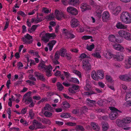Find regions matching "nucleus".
Wrapping results in <instances>:
<instances>
[{
  "mask_svg": "<svg viewBox=\"0 0 131 131\" xmlns=\"http://www.w3.org/2000/svg\"><path fill=\"white\" fill-rule=\"evenodd\" d=\"M124 123V126H125L126 124L130 123L131 122V118L130 117H126L123 118Z\"/></svg>",
  "mask_w": 131,
  "mask_h": 131,
  "instance_id": "473e14b6",
  "label": "nucleus"
},
{
  "mask_svg": "<svg viewBox=\"0 0 131 131\" xmlns=\"http://www.w3.org/2000/svg\"><path fill=\"white\" fill-rule=\"evenodd\" d=\"M113 58L116 59L118 61H122L124 58V56L123 53L118 52L116 54H113Z\"/></svg>",
  "mask_w": 131,
  "mask_h": 131,
  "instance_id": "0eeeda50",
  "label": "nucleus"
},
{
  "mask_svg": "<svg viewBox=\"0 0 131 131\" xmlns=\"http://www.w3.org/2000/svg\"><path fill=\"white\" fill-rule=\"evenodd\" d=\"M81 110L82 113H84L85 112H87L88 109L86 106H84L82 107Z\"/></svg>",
  "mask_w": 131,
  "mask_h": 131,
  "instance_id": "69168bd1",
  "label": "nucleus"
},
{
  "mask_svg": "<svg viewBox=\"0 0 131 131\" xmlns=\"http://www.w3.org/2000/svg\"><path fill=\"white\" fill-rule=\"evenodd\" d=\"M86 104L87 106L90 107H93L95 106L96 104V101H95L92 100L90 99H86Z\"/></svg>",
  "mask_w": 131,
  "mask_h": 131,
  "instance_id": "4468645a",
  "label": "nucleus"
},
{
  "mask_svg": "<svg viewBox=\"0 0 131 131\" xmlns=\"http://www.w3.org/2000/svg\"><path fill=\"white\" fill-rule=\"evenodd\" d=\"M91 77L93 79L96 81H98L99 80L97 71L96 72L95 70L92 71L91 73Z\"/></svg>",
  "mask_w": 131,
  "mask_h": 131,
  "instance_id": "6ab92c4d",
  "label": "nucleus"
},
{
  "mask_svg": "<svg viewBox=\"0 0 131 131\" xmlns=\"http://www.w3.org/2000/svg\"><path fill=\"white\" fill-rule=\"evenodd\" d=\"M113 47L114 49L117 50L121 51H124V49L123 46L120 45L119 44L115 43L113 45Z\"/></svg>",
  "mask_w": 131,
  "mask_h": 131,
  "instance_id": "2eb2a0df",
  "label": "nucleus"
},
{
  "mask_svg": "<svg viewBox=\"0 0 131 131\" xmlns=\"http://www.w3.org/2000/svg\"><path fill=\"white\" fill-rule=\"evenodd\" d=\"M44 110H47L51 112H52L53 111V108L51 107L50 105L48 104L46 105L44 107Z\"/></svg>",
  "mask_w": 131,
  "mask_h": 131,
  "instance_id": "e433bc0d",
  "label": "nucleus"
},
{
  "mask_svg": "<svg viewBox=\"0 0 131 131\" xmlns=\"http://www.w3.org/2000/svg\"><path fill=\"white\" fill-rule=\"evenodd\" d=\"M125 39L127 40H131V33L127 31Z\"/></svg>",
  "mask_w": 131,
  "mask_h": 131,
  "instance_id": "a18cd8bd",
  "label": "nucleus"
},
{
  "mask_svg": "<svg viewBox=\"0 0 131 131\" xmlns=\"http://www.w3.org/2000/svg\"><path fill=\"white\" fill-rule=\"evenodd\" d=\"M106 79L110 83H112V78L111 76L109 75H106L105 76Z\"/></svg>",
  "mask_w": 131,
  "mask_h": 131,
  "instance_id": "4d7b16f0",
  "label": "nucleus"
},
{
  "mask_svg": "<svg viewBox=\"0 0 131 131\" xmlns=\"http://www.w3.org/2000/svg\"><path fill=\"white\" fill-rule=\"evenodd\" d=\"M44 115L46 117H50L52 115V114L50 112L46 111L44 112Z\"/></svg>",
  "mask_w": 131,
  "mask_h": 131,
  "instance_id": "09e8293b",
  "label": "nucleus"
},
{
  "mask_svg": "<svg viewBox=\"0 0 131 131\" xmlns=\"http://www.w3.org/2000/svg\"><path fill=\"white\" fill-rule=\"evenodd\" d=\"M57 42L56 40H51L49 43L48 45L49 47V50L50 51L52 50L53 46L55 45Z\"/></svg>",
  "mask_w": 131,
  "mask_h": 131,
  "instance_id": "4be33fe9",
  "label": "nucleus"
},
{
  "mask_svg": "<svg viewBox=\"0 0 131 131\" xmlns=\"http://www.w3.org/2000/svg\"><path fill=\"white\" fill-rule=\"evenodd\" d=\"M97 74L99 79H102L104 77V73L103 71L101 70H98Z\"/></svg>",
  "mask_w": 131,
  "mask_h": 131,
  "instance_id": "a878e982",
  "label": "nucleus"
},
{
  "mask_svg": "<svg viewBox=\"0 0 131 131\" xmlns=\"http://www.w3.org/2000/svg\"><path fill=\"white\" fill-rule=\"evenodd\" d=\"M73 72L75 74H77V75L78 76L79 78H81L82 77V75L81 72L79 71L74 70L73 71Z\"/></svg>",
  "mask_w": 131,
  "mask_h": 131,
  "instance_id": "864d4df0",
  "label": "nucleus"
},
{
  "mask_svg": "<svg viewBox=\"0 0 131 131\" xmlns=\"http://www.w3.org/2000/svg\"><path fill=\"white\" fill-rule=\"evenodd\" d=\"M31 93L32 92H31L29 91L25 94L24 96V97H26V96H27L25 100V102L26 103V104H29L32 100V98L30 96H27L28 95H30Z\"/></svg>",
  "mask_w": 131,
  "mask_h": 131,
  "instance_id": "6e6552de",
  "label": "nucleus"
},
{
  "mask_svg": "<svg viewBox=\"0 0 131 131\" xmlns=\"http://www.w3.org/2000/svg\"><path fill=\"white\" fill-rule=\"evenodd\" d=\"M92 56L95 58H101V56L100 54L98 52H96L95 53H92Z\"/></svg>",
  "mask_w": 131,
  "mask_h": 131,
  "instance_id": "de8ad7c7",
  "label": "nucleus"
},
{
  "mask_svg": "<svg viewBox=\"0 0 131 131\" xmlns=\"http://www.w3.org/2000/svg\"><path fill=\"white\" fill-rule=\"evenodd\" d=\"M92 127L94 130H98L100 129V127L97 123L92 122L91 123Z\"/></svg>",
  "mask_w": 131,
  "mask_h": 131,
  "instance_id": "c85d7f7f",
  "label": "nucleus"
},
{
  "mask_svg": "<svg viewBox=\"0 0 131 131\" xmlns=\"http://www.w3.org/2000/svg\"><path fill=\"white\" fill-rule=\"evenodd\" d=\"M91 87L89 81V80H87L86 82V84L84 87V89L87 91H89Z\"/></svg>",
  "mask_w": 131,
  "mask_h": 131,
  "instance_id": "a19ab883",
  "label": "nucleus"
},
{
  "mask_svg": "<svg viewBox=\"0 0 131 131\" xmlns=\"http://www.w3.org/2000/svg\"><path fill=\"white\" fill-rule=\"evenodd\" d=\"M90 58H89L86 59H84L82 62V65L83 68L86 71H89L91 70V65L90 63Z\"/></svg>",
  "mask_w": 131,
  "mask_h": 131,
  "instance_id": "f03ea898",
  "label": "nucleus"
},
{
  "mask_svg": "<svg viewBox=\"0 0 131 131\" xmlns=\"http://www.w3.org/2000/svg\"><path fill=\"white\" fill-rule=\"evenodd\" d=\"M64 75L66 77V78L68 80L69 79V77L70 76V74L68 72H66L65 71H63Z\"/></svg>",
  "mask_w": 131,
  "mask_h": 131,
  "instance_id": "0e129e2a",
  "label": "nucleus"
},
{
  "mask_svg": "<svg viewBox=\"0 0 131 131\" xmlns=\"http://www.w3.org/2000/svg\"><path fill=\"white\" fill-rule=\"evenodd\" d=\"M79 57L82 59H84L85 58H89V57L88 56H87L86 54L85 53H82L80 55Z\"/></svg>",
  "mask_w": 131,
  "mask_h": 131,
  "instance_id": "052dcab7",
  "label": "nucleus"
},
{
  "mask_svg": "<svg viewBox=\"0 0 131 131\" xmlns=\"http://www.w3.org/2000/svg\"><path fill=\"white\" fill-rule=\"evenodd\" d=\"M46 35L48 37L49 40V39H54L56 37V35L54 33H47Z\"/></svg>",
  "mask_w": 131,
  "mask_h": 131,
  "instance_id": "c9c22d12",
  "label": "nucleus"
},
{
  "mask_svg": "<svg viewBox=\"0 0 131 131\" xmlns=\"http://www.w3.org/2000/svg\"><path fill=\"white\" fill-rule=\"evenodd\" d=\"M102 129L104 131L107 130L109 128L108 124L107 122H102Z\"/></svg>",
  "mask_w": 131,
  "mask_h": 131,
  "instance_id": "7c9ffc66",
  "label": "nucleus"
},
{
  "mask_svg": "<svg viewBox=\"0 0 131 131\" xmlns=\"http://www.w3.org/2000/svg\"><path fill=\"white\" fill-rule=\"evenodd\" d=\"M70 114L68 113L62 114L60 115V117L63 118H68L70 117Z\"/></svg>",
  "mask_w": 131,
  "mask_h": 131,
  "instance_id": "37998d69",
  "label": "nucleus"
},
{
  "mask_svg": "<svg viewBox=\"0 0 131 131\" xmlns=\"http://www.w3.org/2000/svg\"><path fill=\"white\" fill-rule=\"evenodd\" d=\"M34 123H36V126L38 128L43 129L45 127V126L43 125L41 123L38 122V121L35 120L34 121Z\"/></svg>",
  "mask_w": 131,
  "mask_h": 131,
  "instance_id": "bb28decb",
  "label": "nucleus"
},
{
  "mask_svg": "<svg viewBox=\"0 0 131 131\" xmlns=\"http://www.w3.org/2000/svg\"><path fill=\"white\" fill-rule=\"evenodd\" d=\"M29 115L30 116L31 118H32L34 116V114L33 113V111L32 110H30L29 112Z\"/></svg>",
  "mask_w": 131,
  "mask_h": 131,
  "instance_id": "774afa93",
  "label": "nucleus"
},
{
  "mask_svg": "<svg viewBox=\"0 0 131 131\" xmlns=\"http://www.w3.org/2000/svg\"><path fill=\"white\" fill-rule=\"evenodd\" d=\"M95 45L93 43H92L91 45L87 46L86 47V49L89 51H91L94 49Z\"/></svg>",
  "mask_w": 131,
  "mask_h": 131,
  "instance_id": "603ef678",
  "label": "nucleus"
},
{
  "mask_svg": "<svg viewBox=\"0 0 131 131\" xmlns=\"http://www.w3.org/2000/svg\"><path fill=\"white\" fill-rule=\"evenodd\" d=\"M116 27L118 29H126L127 28V26L123 24L121 22H118L116 24Z\"/></svg>",
  "mask_w": 131,
  "mask_h": 131,
  "instance_id": "a211bd4d",
  "label": "nucleus"
},
{
  "mask_svg": "<svg viewBox=\"0 0 131 131\" xmlns=\"http://www.w3.org/2000/svg\"><path fill=\"white\" fill-rule=\"evenodd\" d=\"M92 36L90 35H84L82 37V40H87V39L92 38Z\"/></svg>",
  "mask_w": 131,
  "mask_h": 131,
  "instance_id": "6e6d98bb",
  "label": "nucleus"
},
{
  "mask_svg": "<svg viewBox=\"0 0 131 131\" xmlns=\"http://www.w3.org/2000/svg\"><path fill=\"white\" fill-rule=\"evenodd\" d=\"M38 67H40L41 69L46 70L47 68L48 67V66H46L45 65L44 62H41L39 64Z\"/></svg>",
  "mask_w": 131,
  "mask_h": 131,
  "instance_id": "79ce46f5",
  "label": "nucleus"
},
{
  "mask_svg": "<svg viewBox=\"0 0 131 131\" xmlns=\"http://www.w3.org/2000/svg\"><path fill=\"white\" fill-rule=\"evenodd\" d=\"M80 8L81 11L82 12L85 11L86 10L90 9L91 8L90 6L87 5L85 3H83L81 4Z\"/></svg>",
  "mask_w": 131,
  "mask_h": 131,
  "instance_id": "ddd939ff",
  "label": "nucleus"
},
{
  "mask_svg": "<svg viewBox=\"0 0 131 131\" xmlns=\"http://www.w3.org/2000/svg\"><path fill=\"white\" fill-rule=\"evenodd\" d=\"M43 19L42 17H37L36 18L34 17L32 19L31 22H29V19H27V26L29 27H30L31 25V23H33L34 22L35 24L38 23V22H41L43 20Z\"/></svg>",
  "mask_w": 131,
  "mask_h": 131,
  "instance_id": "20e7f679",
  "label": "nucleus"
},
{
  "mask_svg": "<svg viewBox=\"0 0 131 131\" xmlns=\"http://www.w3.org/2000/svg\"><path fill=\"white\" fill-rule=\"evenodd\" d=\"M52 67L51 65H49L48 66V67L45 70L46 75L48 77H49L52 75L51 72L52 71Z\"/></svg>",
  "mask_w": 131,
  "mask_h": 131,
  "instance_id": "9b49d317",
  "label": "nucleus"
},
{
  "mask_svg": "<svg viewBox=\"0 0 131 131\" xmlns=\"http://www.w3.org/2000/svg\"><path fill=\"white\" fill-rule=\"evenodd\" d=\"M21 40L24 44H31L33 41L32 36L28 34L25 35L21 38Z\"/></svg>",
  "mask_w": 131,
  "mask_h": 131,
  "instance_id": "7ed1b4c3",
  "label": "nucleus"
},
{
  "mask_svg": "<svg viewBox=\"0 0 131 131\" xmlns=\"http://www.w3.org/2000/svg\"><path fill=\"white\" fill-rule=\"evenodd\" d=\"M102 20L103 22H107L110 19V17H102Z\"/></svg>",
  "mask_w": 131,
  "mask_h": 131,
  "instance_id": "bf43d9fd",
  "label": "nucleus"
},
{
  "mask_svg": "<svg viewBox=\"0 0 131 131\" xmlns=\"http://www.w3.org/2000/svg\"><path fill=\"white\" fill-rule=\"evenodd\" d=\"M67 12L73 15H77L78 13V11L76 8L72 6H69L67 8Z\"/></svg>",
  "mask_w": 131,
  "mask_h": 131,
  "instance_id": "39448f33",
  "label": "nucleus"
},
{
  "mask_svg": "<svg viewBox=\"0 0 131 131\" xmlns=\"http://www.w3.org/2000/svg\"><path fill=\"white\" fill-rule=\"evenodd\" d=\"M75 37V35L72 34V33L71 32H69V35L67 37V38L71 39L74 38Z\"/></svg>",
  "mask_w": 131,
  "mask_h": 131,
  "instance_id": "680f3d73",
  "label": "nucleus"
},
{
  "mask_svg": "<svg viewBox=\"0 0 131 131\" xmlns=\"http://www.w3.org/2000/svg\"><path fill=\"white\" fill-rule=\"evenodd\" d=\"M69 3L73 6H76L79 4L80 2L79 0H69Z\"/></svg>",
  "mask_w": 131,
  "mask_h": 131,
  "instance_id": "aec40b11",
  "label": "nucleus"
},
{
  "mask_svg": "<svg viewBox=\"0 0 131 131\" xmlns=\"http://www.w3.org/2000/svg\"><path fill=\"white\" fill-rule=\"evenodd\" d=\"M115 5L114 3L111 2L109 3L108 4V7L111 10V11L112 12V11H113L114 8L115 7Z\"/></svg>",
  "mask_w": 131,
  "mask_h": 131,
  "instance_id": "c03bdc74",
  "label": "nucleus"
},
{
  "mask_svg": "<svg viewBox=\"0 0 131 131\" xmlns=\"http://www.w3.org/2000/svg\"><path fill=\"white\" fill-rule=\"evenodd\" d=\"M127 32V31L124 30H122L119 31L118 32V34L120 37L125 39Z\"/></svg>",
  "mask_w": 131,
  "mask_h": 131,
  "instance_id": "393cba45",
  "label": "nucleus"
},
{
  "mask_svg": "<svg viewBox=\"0 0 131 131\" xmlns=\"http://www.w3.org/2000/svg\"><path fill=\"white\" fill-rule=\"evenodd\" d=\"M129 16H131V15H130L129 13L125 11L123 12L121 15V16L122 17Z\"/></svg>",
  "mask_w": 131,
  "mask_h": 131,
  "instance_id": "3c124183",
  "label": "nucleus"
},
{
  "mask_svg": "<svg viewBox=\"0 0 131 131\" xmlns=\"http://www.w3.org/2000/svg\"><path fill=\"white\" fill-rule=\"evenodd\" d=\"M125 63V67L126 68L128 69L130 68L131 65V56L129 57L127 60H126Z\"/></svg>",
  "mask_w": 131,
  "mask_h": 131,
  "instance_id": "5701e85b",
  "label": "nucleus"
},
{
  "mask_svg": "<svg viewBox=\"0 0 131 131\" xmlns=\"http://www.w3.org/2000/svg\"><path fill=\"white\" fill-rule=\"evenodd\" d=\"M121 7H120L118 6L116 7L115 6L112 13L115 15H116L121 11Z\"/></svg>",
  "mask_w": 131,
  "mask_h": 131,
  "instance_id": "f3484780",
  "label": "nucleus"
},
{
  "mask_svg": "<svg viewBox=\"0 0 131 131\" xmlns=\"http://www.w3.org/2000/svg\"><path fill=\"white\" fill-rule=\"evenodd\" d=\"M104 56L107 59H110L112 57L113 58V54L109 51H106L104 53Z\"/></svg>",
  "mask_w": 131,
  "mask_h": 131,
  "instance_id": "412c9836",
  "label": "nucleus"
},
{
  "mask_svg": "<svg viewBox=\"0 0 131 131\" xmlns=\"http://www.w3.org/2000/svg\"><path fill=\"white\" fill-rule=\"evenodd\" d=\"M110 110L112 111L109 115L110 119L114 120L118 117L119 114L122 113V112L115 107L110 106L109 107Z\"/></svg>",
  "mask_w": 131,
  "mask_h": 131,
  "instance_id": "f257e3e1",
  "label": "nucleus"
},
{
  "mask_svg": "<svg viewBox=\"0 0 131 131\" xmlns=\"http://www.w3.org/2000/svg\"><path fill=\"white\" fill-rule=\"evenodd\" d=\"M76 128L78 130H81L82 131H84L85 129L82 126L80 125H78L76 126Z\"/></svg>",
  "mask_w": 131,
  "mask_h": 131,
  "instance_id": "13d9d810",
  "label": "nucleus"
},
{
  "mask_svg": "<svg viewBox=\"0 0 131 131\" xmlns=\"http://www.w3.org/2000/svg\"><path fill=\"white\" fill-rule=\"evenodd\" d=\"M67 51L66 49L63 48H61L59 51L61 57H64L66 54H67Z\"/></svg>",
  "mask_w": 131,
  "mask_h": 131,
  "instance_id": "b1692460",
  "label": "nucleus"
},
{
  "mask_svg": "<svg viewBox=\"0 0 131 131\" xmlns=\"http://www.w3.org/2000/svg\"><path fill=\"white\" fill-rule=\"evenodd\" d=\"M120 79L124 81L129 82L131 81V76L129 74L121 75L119 76Z\"/></svg>",
  "mask_w": 131,
  "mask_h": 131,
  "instance_id": "423d86ee",
  "label": "nucleus"
},
{
  "mask_svg": "<svg viewBox=\"0 0 131 131\" xmlns=\"http://www.w3.org/2000/svg\"><path fill=\"white\" fill-rule=\"evenodd\" d=\"M116 124L119 127H124V124L123 119H117L116 120Z\"/></svg>",
  "mask_w": 131,
  "mask_h": 131,
  "instance_id": "cd10ccee",
  "label": "nucleus"
},
{
  "mask_svg": "<svg viewBox=\"0 0 131 131\" xmlns=\"http://www.w3.org/2000/svg\"><path fill=\"white\" fill-rule=\"evenodd\" d=\"M76 124L75 123H73L71 122H68L66 123V125L67 126H74L76 125Z\"/></svg>",
  "mask_w": 131,
  "mask_h": 131,
  "instance_id": "e2e57ef3",
  "label": "nucleus"
},
{
  "mask_svg": "<svg viewBox=\"0 0 131 131\" xmlns=\"http://www.w3.org/2000/svg\"><path fill=\"white\" fill-rule=\"evenodd\" d=\"M47 33H46L44 36H42L41 37V40L43 42L46 43L49 41V39L48 37L46 35Z\"/></svg>",
  "mask_w": 131,
  "mask_h": 131,
  "instance_id": "ea45409f",
  "label": "nucleus"
},
{
  "mask_svg": "<svg viewBox=\"0 0 131 131\" xmlns=\"http://www.w3.org/2000/svg\"><path fill=\"white\" fill-rule=\"evenodd\" d=\"M80 25V22L77 19L73 18L70 21V25L72 28L76 27Z\"/></svg>",
  "mask_w": 131,
  "mask_h": 131,
  "instance_id": "9d476101",
  "label": "nucleus"
},
{
  "mask_svg": "<svg viewBox=\"0 0 131 131\" xmlns=\"http://www.w3.org/2000/svg\"><path fill=\"white\" fill-rule=\"evenodd\" d=\"M62 104L64 107L66 108H69L70 107V104L67 101H63L62 102Z\"/></svg>",
  "mask_w": 131,
  "mask_h": 131,
  "instance_id": "49530a36",
  "label": "nucleus"
},
{
  "mask_svg": "<svg viewBox=\"0 0 131 131\" xmlns=\"http://www.w3.org/2000/svg\"><path fill=\"white\" fill-rule=\"evenodd\" d=\"M26 82L27 83H28L29 85H34L35 84V83L34 82L29 80L26 81Z\"/></svg>",
  "mask_w": 131,
  "mask_h": 131,
  "instance_id": "338daca9",
  "label": "nucleus"
},
{
  "mask_svg": "<svg viewBox=\"0 0 131 131\" xmlns=\"http://www.w3.org/2000/svg\"><path fill=\"white\" fill-rule=\"evenodd\" d=\"M57 86L58 90H59L60 91H62V90H64V87L59 82H58L57 84Z\"/></svg>",
  "mask_w": 131,
  "mask_h": 131,
  "instance_id": "f704fd0d",
  "label": "nucleus"
},
{
  "mask_svg": "<svg viewBox=\"0 0 131 131\" xmlns=\"http://www.w3.org/2000/svg\"><path fill=\"white\" fill-rule=\"evenodd\" d=\"M39 25H33L31 28L30 29V30L29 29L28 31L29 32L31 33L32 32L35 31L37 27H38Z\"/></svg>",
  "mask_w": 131,
  "mask_h": 131,
  "instance_id": "58836bf2",
  "label": "nucleus"
},
{
  "mask_svg": "<svg viewBox=\"0 0 131 131\" xmlns=\"http://www.w3.org/2000/svg\"><path fill=\"white\" fill-rule=\"evenodd\" d=\"M60 54L59 52L58 51H57L55 53L54 59L58 60L60 58Z\"/></svg>",
  "mask_w": 131,
  "mask_h": 131,
  "instance_id": "5fc2aeb1",
  "label": "nucleus"
},
{
  "mask_svg": "<svg viewBox=\"0 0 131 131\" xmlns=\"http://www.w3.org/2000/svg\"><path fill=\"white\" fill-rule=\"evenodd\" d=\"M95 93L93 90H90L89 91L86 92H84V94L86 95L89 96L92 94H95Z\"/></svg>",
  "mask_w": 131,
  "mask_h": 131,
  "instance_id": "8fccbe9b",
  "label": "nucleus"
},
{
  "mask_svg": "<svg viewBox=\"0 0 131 131\" xmlns=\"http://www.w3.org/2000/svg\"><path fill=\"white\" fill-rule=\"evenodd\" d=\"M121 19L122 22L125 24H129L131 23V17H121Z\"/></svg>",
  "mask_w": 131,
  "mask_h": 131,
  "instance_id": "f8f14e48",
  "label": "nucleus"
},
{
  "mask_svg": "<svg viewBox=\"0 0 131 131\" xmlns=\"http://www.w3.org/2000/svg\"><path fill=\"white\" fill-rule=\"evenodd\" d=\"M109 40L110 41L113 42H120L121 40L116 39V37L113 35H110L109 37Z\"/></svg>",
  "mask_w": 131,
  "mask_h": 131,
  "instance_id": "dca6fc26",
  "label": "nucleus"
},
{
  "mask_svg": "<svg viewBox=\"0 0 131 131\" xmlns=\"http://www.w3.org/2000/svg\"><path fill=\"white\" fill-rule=\"evenodd\" d=\"M42 122L44 124H50L51 122L50 120L49 119H46L44 118L42 120Z\"/></svg>",
  "mask_w": 131,
  "mask_h": 131,
  "instance_id": "4c0bfd02",
  "label": "nucleus"
},
{
  "mask_svg": "<svg viewBox=\"0 0 131 131\" xmlns=\"http://www.w3.org/2000/svg\"><path fill=\"white\" fill-rule=\"evenodd\" d=\"M125 101L127 102L131 101V92H128L127 93L125 99Z\"/></svg>",
  "mask_w": 131,
  "mask_h": 131,
  "instance_id": "72a5a7b5",
  "label": "nucleus"
},
{
  "mask_svg": "<svg viewBox=\"0 0 131 131\" xmlns=\"http://www.w3.org/2000/svg\"><path fill=\"white\" fill-rule=\"evenodd\" d=\"M35 75L37 77L38 79L41 80V81H45L46 79L44 77V74L39 72L36 71L34 72Z\"/></svg>",
  "mask_w": 131,
  "mask_h": 131,
  "instance_id": "1a4fd4ad",
  "label": "nucleus"
},
{
  "mask_svg": "<svg viewBox=\"0 0 131 131\" xmlns=\"http://www.w3.org/2000/svg\"><path fill=\"white\" fill-rule=\"evenodd\" d=\"M55 15L58 16H64V13L63 12L59 11L57 9H56L55 11Z\"/></svg>",
  "mask_w": 131,
  "mask_h": 131,
  "instance_id": "c756f323",
  "label": "nucleus"
},
{
  "mask_svg": "<svg viewBox=\"0 0 131 131\" xmlns=\"http://www.w3.org/2000/svg\"><path fill=\"white\" fill-rule=\"evenodd\" d=\"M69 81L70 82L79 84L80 82L77 78H71L68 79Z\"/></svg>",
  "mask_w": 131,
  "mask_h": 131,
  "instance_id": "2f4dec72",
  "label": "nucleus"
}]
</instances>
